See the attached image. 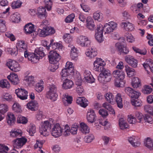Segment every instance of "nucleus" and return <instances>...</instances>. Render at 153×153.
Wrapping results in <instances>:
<instances>
[{
  "label": "nucleus",
  "mask_w": 153,
  "mask_h": 153,
  "mask_svg": "<svg viewBox=\"0 0 153 153\" xmlns=\"http://www.w3.org/2000/svg\"><path fill=\"white\" fill-rule=\"evenodd\" d=\"M93 65L94 70L97 72H101L98 77V79L100 82H108L111 80V74L110 71L104 68L105 65V62L103 59L97 58Z\"/></svg>",
  "instance_id": "1"
},
{
  "label": "nucleus",
  "mask_w": 153,
  "mask_h": 153,
  "mask_svg": "<svg viewBox=\"0 0 153 153\" xmlns=\"http://www.w3.org/2000/svg\"><path fill=\"white\" fill-rule=\"evenodd\" d=\"M113 76L116 79L115 85L117 87H123L125 83L124 80L125 74L124 72L119 69L114 70L112 73Z\"/></svg>",
  "instance_id": "2"
},
{
  "label": "nucleus",
  "mask_w": 153,
  "mask_h": 153,
  "mask_svg": "<svg viewBox=\"0 0 153 153\" xmlns=\"http://www.w3.org/2000/svg\"><path fill=\"white\" fill-rule=\"evenodd\" d=\"M48 89L46 94L47 97L53 101H55L58 97L56 86L53 84L50 85L48 87Z\"/></svg>",
  "instance_id": "3"
},
{
  "label": "nucleus",
  "mask_w": 153,
  "mask_h": 153,
  "mask_svg": "<svg viewBox=\"0 0 153 153\" xmlns=\"http://www.w3.org/2000/svg\"><path fill=\"white\" fill-rule=\"evenodd\" d=\"M55 32L53 28L46 27L42 29H39L37 31V34L40 37H45L48 35L53 34Z\"/></svg>",
  "instance_id": "4"
},
{
  "label": "nucleus",
  "mask_w": 153,
  "mask_h": 153,
  "mask_svg": "<svg viewBox=\"0 0 153 153\" xmlns=\"http://www.w3.org/2000/svg\"><path fill=\"white\" fill-rule=\"evenodd\" d=\"M50 128L51 123L49 121H44L39 128V132L41 134L45 137L48 136L50 132Z\"/></svg>",
  "instance_id": "5"
},
{
  "label": "nucleus",
  "mask_w": 153,
  "mask_h": 153,
  "mask_svg": "<svg viewBox=\"0 0 153 153\" xmlns=\"http://www.w3.org/2000/svg\"><path fill=\"white\" fill-rule=\"evenodd\" d=\"M77 43L82 47L88 46L91 42L88 37L85 36L80 35L76 39Z\"/></svg>",
  "instance_id": "6"
},
{
  "label": "nucleus",
  "mask_w": 153,
  "mask_h": 153,
  "mask_svg": "<svg viewBox=\"0 0 153 153\" xmlns=\"http://www.w3.org/2000/svg\"><path fill=\"white\" fill-rule=\"evenodd\" d=\"M117 23L111 21L105 24L103 27L105 33H109L113 32L117 27Z\"/></svg>",
  "instance_id": "7"
},
{
  "label": "nucleus",
  "mask_w": 153,
  "mask_h": 153,
  "mask_svg": "<svg viewBox=\"0 0 153 153\" xmlns=\"http://www.w3.org/2000/svg\"><path fill=\"white\" fill-rule=\"evenodd\" d=\"M103 27L101 24L97 25L95 33V38L96 39L100 42L103 40Z\"/></svg>",
  "instance_id": "8"
},
{
  "label": "nucleus",
  "mask_w": 153,
  "mask_h": 153,
  "mask_svg": "<svg viewBox=\"0 0 153 153\" xmlns=\"http://www.w3.org/2000/svg\"><path fill=\"white\" fill-rule=\"evenodd\" d=\"M120 25L124 30L127 31L131 32L135 29V25L129 21H123L121 23Z\"/></svg>",
  "instance_id": "9"
},
{
  "label": "nucleus",
  "mask_w": 153,
  "mask_h": 153,
  "mask_svg": "<svg viewBox=\"0 0 153 153\" xmlns=\"http://www.w3.org/2000/svg\"><path fill=\"white\" fill-rule=\"evenodd\" d=\"M48 57L50 63L58 62L60 59L59 55L54 51H51L50 52Z\"/></svg>",
  "instance_id": "10"
},
{
  "label": "nucleus",
  "mask_w": 153,
  "mask_h": 153,
  "mask_svg": "<svg viewBox=\"0 0 153 153\" xmlns=\"http://www.w3.org/2000/svg\"><path fill=\"white\" fill-rule=\"evenodd\" d=\"M6 65L12 71L15 72L20 71L21 68L19 64L15 61H10L7 62Z\"/></svg>",
  "instance_id": "11"
},
{
  "label": "nucleus",
  "mask_w": 153,
  "mask_h": 153,
  "mask_svg": "<svg viewBox=\"0 0 153 153\" xmlns=\"http://www.w3.org/2000/svg\"><path fill=\"white\" fill-rule=\"evenodd\" d=\"M96 114L94 110L89 109L87 111L86 114V118L88 122L93 123L94 122L97 118Z\"/></svg>",
  "instance_id": "12"
},
{
  "label": "nucleus",
  "mask_w": 153,
  "mask_h": 153,
  "mask_svg": "<svg viewBox=\"0 0 153 153\" xmlns=\"http://www.w3.org/2000/svg\"><path fill=\"white\" fill-rule=\"evenodd\" d=\"M15 93L18 98L22 100H25L27 99V91L24 89L18 88L15 90Z\"/></svg>",
  "instance_id": "13"
},
{
  "label": "nucleus",
  "mask_w": 153,
  "mask_h": 153,
  "mask_svg": "<svg viewBox=\"0 0 153 153\" xmlns=\"http://www.w3.org/2000/svg\"><path fill=\"white\" fill-rule=\"evenodd\" d=\"M126 62L132 68H136L137 67L138 61L134 57L131 55H127L125 57Z\"/></svg>",
  "instance_id": "14"
},
{
  "label": "nucleus",
  "mask_w": 153,
  "mask_h": 153,
  "mask_svg": "<svg viewBox=\"0 0 153 153\" xmlns=\"http://www.w3.org/2000/svg\"><path fill=\"white\" fill-rule=\"evenodd\" d=\"M27 139L25 137H22L18 138L13 141V147L17 149L22 147L27 142Z\"/></svg>",
  "instance_id": "15"
},
{
  "label": "nucleus",
  "mask_w": 153,
  "mask_h": 153,
  "mask_svg": "<svg viewBox=\"0 0 153 153\" xmlns=\"http://www.w3.org/2000/svg\"><path fill=\"white\" fill-rule=\"evenodd\" d=\"M62 128L59 123L54 125L52 129L51 134L55 137L60 136L62 134Z\"/></svg>",
  "instance_id": "16"
},
{
  "label": "nucleus",
  "mask_w": 153,
  "mask_h": 153,
  "mask_svg": "<svg viewBox=\"0 0 153 153\" xmlns=\"http://www.w3.org/2000/svg\"><path fill=\"white\" fill-rule=\"evenodd\" d=\"M17 51L20 52H24V54L27 51V45L23 41H18L16 46Z\"/></svg>",
  "instance_id": "17"
},
{
  "label": "nucleus",
  "mask_w": 153,
  "mask_h": 153,
  "mask_svg": "<svg viewBox=\"0 0 153 153\" xmlns=\"http://www.w3.org/2000/svg\"><path fill=\"white\" fill-rule=\"evenodd\" d=\"M128 140L131 145L134 147H136L140 145V138L137 136H132L128 138Z\"/></svg>",
  "instance_id": "18"
},
{
  "label": "nucleus",
  "mask_w": 153,
  "mask_h": 153,
  "mask_svg": "<svg viewBox=\"0 0 153 153\" xmlns=\"http://www.w3.org/2000/svg\"><path fill=\"white\" fill-rule=\"evenodd\" d=\"M36 15L40 19L45 18L47 16V13L45 8L42 7H40L37 9Z\"/></svg>",
  "instance_id": "19"
},
{
  "label": "nucleus",
  "mask_w": 153,
  "mask_h": 153,
  "mask_svg": "<svg viewBox=\"0 0 153 153\" xmlns=\"http://www.w3.org/2000/svg\"><path fill=\"white\" fill-rule=\"evenodd\" d=\"M85 80L87 82L90 83H93L95 79L91 74L90 72L87 70H85L83 73Z\"/></svg>",
  "instance_id": "20"
},
{
  "label": "nucleus",
  "mask_w": 153,
  "mask_h": 153,
  "mask_svg": "<svg viewBox=\"0 0 153 153\" xmlns=\"http://www.w3.org/2000/svg\"><path fill=\"white\" fill-rule=\"evenodd\" d=\"M53 40H51L50 45L46 47V48L48 50H50V48L51 47L54 50L57 49L60 50L62 49L63 46L61 42H59L58 43H53Z\"/></svg>",
  "instance_id": "21"
},
{
  "label": "nucleus",
  "mask_w": 153,
  "mask_h": 153,
  "mask_svg": "<svg viewBox=\"0 0 153 153\" xmlns=\"http://www.w3.org/2000/svg\"><path fill=\"white\" fill-rule=\"evenodd\" d=\"M62 99L63 103L65 105H68L71 104L73 101L72 97L69 95L67 93L63 94Z\"/></svg>",
  "instance_id": "22"
},
{
  "label": "nucleus",
  "mask_w": 153,
  "mask_h": 153,
  "mask_svg": "<svg viewBox=\"0 0 153 153\" xmlns=\"http://www.w3.org/2000/svg\"><path fill=\"white\" fill-rule=\"evenodd\" d=\"M25 58H27L28 60L33 63H36L38 59V56H36L35 53H31L27 51L24 54Z\"/></svg>",
  "instance_id": "23"
},
{
  "label": "nucleus",
  "mask_w": 153,
  "mask_h": 153,
  "mask_svg": "<svg viewBox=\"0 0 153 153\" xmlns=\"http://www.w3.org/2000/svg\"><path fill=\"white\" fill-rule=\"evenodd\" d=\"M7 77L11 83L13 85H17L19 82V80L18 75L15 74H10L7 76Z\"/></svg>",
  "instance_id": "24"
},
{
  "label": "nucleus",
  "mask_w": 153,
  "mask_h": 153,
  "mask_svg": "<svg viewBox=\"0 0 153 153\" xmlns=\"http://www.w3.org/2000/svg\"><path fill=\"white\" fill-rule=\"evenodd\" d=\"M86 26L91 30H93L95 28L94 23L92 18L90 16H88L86 21Z\"/></svg>",
  "instance_id": "25"
},
{
  "label": "nucleus",
  "mask_w": 153,
  "mask_h": 153,
  "mask_svg": "<svg viewBox=\"0 0 153 153\" xmlns=\"http://www.w3.org/2000/svg\"><path fill=\"white\" fill-rule=\"evenodd\" d=\"M76 103L81 106L85 108L88 104L87 99L83 97H78L76 100Z\"/></svg>",
  "instance_id": "26"
},
{
  "label": "nucleus",
  "mask_w": 153,
  "mask_h": 153,
  "mask_svg": "<svg viewBox=\"0 0 153 153\" xmlns=\"http://www.w3.org/2000/svg\"><path fill=\"white\" fill-rule=\"evenodd\" d=\"M143 66L146 71H147L148 74H149V72L148 71V69H149L153 73V60H149L146 61L143 64Z\"/></svg>",
  "instance_id": "27"
},
{
  "label": "nucleus",
  "mask_w": 153,
  "mask_h": 153,
  "mask_svg": "<svg viewBox=\"0 0 153 153\" xmlns=\"http://www.w3.org/2000/svg\"><path fill=\"white\" fill-rule=\"evenodd\" d=\"M38 106V103L35 101H31L27 104V108L32 111L36 110Z\"/></svg>",
  "instance_id": "28"
},
{
  "label": "nucleus",
  "mask_w": 153,
  "mask_h": 153,
  "mask_svg": "<svg viewBox=\"0 0 153 153\" xmlns=\"http://www.w3.org/2000/svg\"><path fill=\"white\" fill-rule=\"evenodd\" d=\"M85 54L87 56L90 58H94L97 55V49L91 47V49L86 51Z\"/></svg>",
  "instance_id": "29"
},
{
  "label": "nucleus",
  "mask_w": 153,
  "mask_h": 153,
  "mask_svg": "<svg viewBox=\"0 0 153 153\" xmlns=\"http://www.w3.org/2000/svg\"><path fill=\"white\" fill-rule=\"evenodd\" d=\"M144 146L150 150H153V139L150 137H147L144 140Z\"/></svg>",
  "instance_id": "30"
},
{
  "label": "nucleus",
  "mask_w": 153,
  "mask_h": 153,
  "mask_svg": "<svg viewBox=\"0 0 153 153\" xmlns=\"http://www.w3.org/2000/svg\"><path fill=\"white\" fill-rule=\"evenodd\" d=\"M62 84V87L65 89H68L71 88L74 86L73 82L69 79L64 80Z\"/></svg>",
  "instance_id": "31"
},
{
  "label": "nucleus",
  "mask_w": 153,
  "mask_h": 153,
  "mask_svg": "<svg viewBox=\"0 0 153 153\" xmlns=\"http://www.w3.org/2000/svg\"><path fill=\"white\" fill-rule=\"evenodd\" d=\"M7 122L9 125H11L14 123L16 121V117L12 113L9 112L6 117Z\"/></svg>",
  "instance_id": "32"
},
{
  "label": "nucleus",
  "mask_w": 153,
  "mask_h": 153,
  "mask_svg": "<svg viewBox=\"0 0 153 153\" xmlns=\"http://www.w3.org/2000/svg\"><path fill=\"white\" fill-rule=\"evenodd\" d=\"M104 96L105 100L109 103L113 104L115 102V97L111 93L108 92L105 94Z\"/></svg>",
  "instance_id": "33"
},
{
  "label": "nucleus",
  "mask_w": 153,
  "mask_h": 153,
  "mask_svg": "<svg viewBox=\"0 0 153 153\" xmlns=\"http://www.w3.org/2000/svg\"><path fill=\"white\" fill-rule=\"evenodd\" d=\"M131 84L134 88H140L141 86V80L137 77H134L132 79Z\"/></svg>",
  "instance_id": "34"
},
{
  "label": "nucleus",
  "mask_w": 153,
  "mask_h": 153,
  "mask_svg": "<svg viewBox=\"0 0 153 153\" xmlns=\"http://www.w3.org/2000/svg\"><path fill=\"white\" fill-rule=\"evenodd\" d=\"M24 30L26 33L30 34L35 31L34 26L31 23H28L25 26Z\"/></svg>",
  "instance_id": "35"
},
{
  "label": "nucleus",
  "mask_w": 153,
  "mask_h": 153,
  "mask_svg": "<svg viewBox=\"0 0 153 153\" xmlns=\"http://www.w3.org/2000/svg\"><path fill=\"white\" fill-rule=\"evenodd\" d=\"M115 102H116L117 107L120 108L123 107V100L122 96L120 93H117L115 98Z\"/></svg>",
  "instance_id": "36"
},
{
  "label": "nucleus",
  "mask_w": 153,
  "mask_h": 153,
  "mask_svg": "<svg viewBox=\"0 0 153 153\" xmlns=\"http://www.w3.org/2000/svg\"><path fill=\"white\" fill-rule=\"evenodd\" d=\"M43 48L40 47L39 48H37L35 49V52L36 56H38V59H42L43 57L45 54L43 52Z\"/></svg>",
  "instance_id": "37"
},
{
  "label": "nucleus",
  "mask_w": 153,
  "mask_h": 153,
  "mask_svg": "<svg viewBox=\"0 0 153 153\" xmlns=\"http://www.w3.org/2000/svg\"><path fill=\"white\" fill-rule=\"evenodd\" d=\"M79 130L82 133L84 134L88 133L90 132L89 127L84 123H80Z\"/></svg>",
  "instance_id": "38"
},
{
  "label": "nucleus",
  "mask_w": 153,
  "mask_h": 153,
  "mask_svg": "<svg viewBox=\"0 0 153 153\" xmlns=\"http://www.w3.org/2000/svg\"><path fill=\"white\" fill-rule=\"evenodd\" d=\"M125 70L129 77H132L135 75L134 69L128 66H125Z\"/></svg>",
  "instance_id": "39"
},
{
  "label": "nucleus",
  "mask_w": 153,
  "mask_h": 153,
  "mask_svg": "<svg viewBox=\"0 0 153 153\" xmlns=\"http://www.w3.org/2000/svg\"><path fill=\"white\" fill-rule=\"evenodd\" d=\"M93 18L95 20L101 22L103 19V15L99 11H97L94 13Z\"/></svg>",
  "instance_id": "40"
},
{
  "label": "nucleus",
  "mask_w": 153,
  "mask_h": 153,
  "mask_svg": "<svg viewBox=\"0 0 153 153\" xmlns=\"http://www.w3.org/2000/svg\"><path fill=\"white\" fill-rule=\"evenodd\" d=\"M119 124L120 128L122 130L126 129L128 127V124L126 121L123 118L119 119Z\"/></svg>",
  "instance_id": "41"
},
{
  "label": "nucleus",
  "mask_w": 153,
  "mask_h": 153,
  "mask_svg": "<svg viewBox=\"0 0 153 153\" xmlns=\"http://www.w3.org/2000/svg\"><path fill=\"white\" fill-rule=\"evenodd\" d=\"M2 99L4 101L10 102L13 100V98L11 94L8 93H4L1 96Z\"/></svg>",
  "instance_id": "42"
},
{
  "label": "nucleus",
  "mask_w": 153,
  "mask_h": 153,
  "mask_svg": "<svg viewBox=\"0 0 153 153\" xmlns=\"http://www.w3.org/2000/svg\"><path fill=\"white\" fill-rule=\"evenodd\" d=\"M65 69L68 71V72L71 73L72 74H74V70L73 67V64L69 61L66 62L65 65Z\"/></svg>",
  "instance_id": "43"
},
{
  "label": "nucleus",
  "mask_w": 153,
  "mask_h": 153,
  "mask_svg": "<svg viewBox=\"0 0 153 153\" xmlns=\"http://www.w3.org/2000/svg\"><path fill=\"white\" fill-rule=\"evenodd\" d=\"M21 131L18 129H12L10 132V136L12 137L20 136L21 135Z\"/></svg>",
  "instance_id": "44"
},
{
  "label": "nucleus",
  "mask_w": 153,
  "mask_h": 153,
  "mask_svg": "<svg viewBox=\"0 0 153 153\" xmlns=\"http://www.w3.org/2000/svg\"><path fill=\"white\" fill-rule=\"evenodd\" d=\"M10 19L13 22L18 23L20 20V15L18 13H15L11 16Z\"/></svg>",
  "instance_id": "45"
},
{
  "label": "nucleus",
  "mask_w": 153,
  "mask_h": 153,
  "mask_svg": "<svg viewBox=\"0 0 153 153\" xmlns=\"http://www.w3.org/2000/svg\"><path fill=\"white\" fill-rule=\"evenodd\" d=\"M76 76H75L74 74L72 75H74V79L75 82V84L76 86L82 85V80L81 78L80 75L78 72H76Z\"/></svg>",
  "instance_id": "46"
},
{
  "label": "nucleus",
  "mask_w": 153,
  "mask_h": 153,
  "mask_svg": "<svg viewBox=\"0 0 153 153\" xmlns=\"http://www.w3.org/2000/svg\"><path fill=\"white\" fill-rule=\"evenodd\" d=\"M152 89L151 86L148 85H146L143 87L142 92L144 94H148L152 92Z\"/></svg>",
  "instance_id": "47"
},
{
  "label": "nucleus",
  "mask_w": 153,
  "mask_h": 153,
  "mask_svg": "<svg viewBox=\"0 0 153 153\" xmlns=\"http://www.w3.org/2000/svg\"><path fill=\"white\" fill-rule=\"evenodd\" d=\"M70 73L66 69H63L62 70L60 73L61 79L63 80L67 79V77L68 76V74Z\"/></svg>",
  "instance_id": "48"
},
{
  "label": "nucleus",
  "mask_w": 153,
  "mask_h": 153,
  "mask_svg": "<svg viewBox=\"0 0 153 153\" xmlns=\"http://www.w3.org/2000/svg\"><path fill=\"white\" fill-rule=\"evenodd\" d=\"M0 86L2 88H8L10 87L9 82L6 79L0 81Z\"/></svg>",
  "instance_id": "49"
},
{
  "label": "nucleus",
  "mask_w": 153,
  "mask_h": 153,
  "mask_svg": "<svg viewBox=\"0 0 153 153\" xmlns=\"http://www.w3.org/2000/svg\"><path fill=\"white\" fill-rule=\"evenodd\" d=\"M8 106L5 104H0V114L4 115L8 110Z\"/></svg>",
  "instance_id": "50"
},
{
  "label": "nucleus",
  "mask_w": 153,
  "mask_h": 153,
  "mask_svg": "<svg viewBox=\"0 0 153 153\" xmlns=\"http://www.w3.org/2000/svg\"><path fill=\"white\" fill-rule=\"evenodd\" d=\"M43 81L42 80L40 81V82L37 83L35 87V89L36 91L38 92H40L42 91L43 89Z\"/></svg>",
  "instance_id": "51"
},
{
  "label": "nucleus",
  "mask_w": 153,
  "mask_h": 153,
  "mask_svg": "<svg viewBox=\"0 0 153 153\" xmlns=\"http://www.w3.org/2000/svg\"><path fill=\"white\" fill-rule=\"evenodd\" d=\"M127 120L128 122L130 124H134L137 122L136 117L131 114L128 115Z\"/></svg>",
  "instance_id": "52"
},
{
  "label": "nucleus",
  "mask_w": 153,
  "mask_h": 153,
  "mask_svg": "<svg viewBox=\"0 0 153 153\" xmlns=\"http://www.w3.org/2000/svg\"><path fill=\"white\" fill-rule=\"evenodd\" d=\"M22 2L20 0H17L12 3L11 7L13 9L19 8L21 7Z\"/></svg>",
  "instance_id": "53"
},
{
  "label": "nucleus",
  "mask_w": 153,
  "mask_h": 153,
  "mask_svg": "<svg viewBox=\"0 0 153 153\" xmlns=\"http://www.w3.org/2000/svg\"><path fill=\"white\" fill-rule=\"evenodd\" d=\"M64 40L66 43H71L73 40L72 37L68 33L65 34L63 36Z\"/></svg>",
  "instance_id": "54"
},
{
  "label": "nucleus",
  "mask_w": 153,
  "mask_h": 153,
  "mask_svg": "<svg viewBox=\"0 0 153 153\" xmlns=\"http://www.w3.org/2000/svg\"><path fill=\"white\" fill-rule=\"evenodd\" d=\"M27 121V120L25 117L21 115L19 116L17 118V122L19 123L26 124Z\"/></svg>",
  "instance_id": "55"
},
{
  "label": "nucleus",
  "mask_w": 153,
  "mask_h": 153,
  "mask_svg": "<svg viewBox=\"0 0 153 153\" xmlns=\"http://www.w3.org/2000/svg\"><path fill=\"white\" fill-rule=\"evenodd\" d=\"M5 21L3 19H0V32H4L6 30Z\"/></svg>",
  "instance_id": "56"
},
{
  "label": "nucleus",
  "mask_w": 153,
  "mask_h": 153,
  "mask_svg": "<svg viewBox=\"0 0 153 153\" xmlns=\"http://www.w3.org/2000/svg\"><path fill=\"white\" fill-rule=\"evenodd\" d=\"M36 127L34 124H30L29 126L28 131L30 135L33 136V134L36 132Z\"/></svg>",
  "instance_id": "57"
},
{
  "label": "nucleus",
  "mask_w": 153,
  "mask_h": 153,
  "mask_svg": "<svg viewBox=\"0 0 153 153\" xmlns=\"http://www.w3.org/2000/svg\"><path fill=\"white\" fill-rule=\"evenodd\" d=\"M76 91L79 96H82L84 94V89L82 85L76 86Z\"/></svg>",
  "instance_id": "58"
},
{
  "label": "nucleus",
  "mask_w": 153,
  "mask_h": 153,
  "mask_svg": "<svg viewBox=\"0 0 153 153\" xmlns=\"http://www.w3.org/2000/svg\"><path fill=\"white\" fill-rule=\"evenodd\" d=\"M62 133L65 136H67L70 134V128L68 125H66L62 129Z\"/></svg>",
  "instance_id": "59"
},
{
  "label": "nucleus",
  "mask_w": 153,
  "mask_h": 153,
  "mask_svg": "<svg viewBox=\"0 0 153 153\" xmlns=\"http://www.w3.org/2000/svg\"><path fill=\"white\" fill-rule=\"evenodd\" d=\"M13 109L15 112H20L21 111V106L18 102H16L13 105Z\"/></svg>",
  "instance_id": "60"
},
{
  "label": "nucleus",
  "mask_w": 153,
  "mask_h": 153,
  "mask_svg": "<svg viewBox=\"0 0 153 153\" xmlns=\"http://www.w3.org/2000/svg\"><path fill=\"white\" fill-rule=\"evenodd\" d=\"M131 101L132 105L135 107L140 106L141 104V100L137 99H132Z\"/></svg>",
  "instance_id": "61"
},
{
  "label": "nucleus",
  "mask_w": 153,
  "mask_h": 153,
  "mask_svg": "<svg viewBox=\"0 0 153 153\" xmlns=\"http://www.w3.org/2000/svg\"><path fill=\"white\" fill-rule=\"evenodd\" d=\"M78 126L74 124L72 125L71 128L70 129V132L73 134H76L77 132Z\"/></svg>",
  "instance_id": "62"
},
{
  "label": "nucleus",
  "mask_w": 153,
  "mask_h": 153,
  "mask_svg": "<svg viewBox=\"0 0 153 153\" xmlns=\"http://www.w3.org/2000/svg\"><path fill=\"white\" fill-rule=\"evenodd\" d=\"M144 110L148 113L153 116V107L150 105H146L144 106Z\"/></svg>",
  "instance_id": "63"
},
{
  "label": "nucleus",
  "mask_w": 153,
  "mask_h": 153,
  "mask_svg": "<svg viewBox=\"0 0 153 153\" xmlns=\"http://www.w3.org/2000/svg\"><path fill=\"white\" fill-rule=\"evenodd\" d=\"M9 149L6 146L0 144V153H7Z\"/></svg>",
  "instance_id": "64"
}]
</instances>
